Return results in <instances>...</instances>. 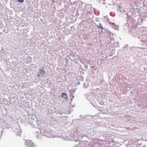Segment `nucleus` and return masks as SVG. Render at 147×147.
<instances>
[{"instance_id":"nucleus-1","label":"nucleus","mask_w":147,"mask_h":147,"mask_svg":"<svg viewBox=\"0 0 147 147\" xmlns=\"http://www.w3.org/2000/svg\"><path fill=\"white\" fill-rule=\"evenodd\" d=\"M26 145L27 147H34L33 143L31 140H30L26 141Z\"/></svg>"},{"instance_id":"nucleus-2","label":"nucleus","mask_w":147,"mask_h":147,"mask_svg":"<svg viewBox=\"0 0 147 147\" xmlns=\"http://www.w3.org/2000/svg\"><path fill=\"white\" fill-rule=\"evenodd\" d=\"M141 40L143 42H147V36L146 34H142L141 35Z\"/></svg>"},{"instance_id":"nucleus-3","label":"nucleus","mask_w":147,"mask_h":147,"mask_svg":"<svg viewBox=\"0 0 147 147\" xmlns=\"http://www.w3.org/2000/svg\"><path fill=\"white\" fill-rule=\"evenodd\" d=\"M61 97L65 99H67L66 94L64 92H63L61 94Z\"/></svg>"},{"instance_id":"nucleus-4","label":"nucleus","mask_w":147,"mask_h":147,"mask_svg":"<svg viewBox=\"0 0 147 147\" xmlns=\"http://www.w3.org/2000/svg\"><path fill=\"white\" fill-rule=\"evenodd\" d=\"M97 27L98 28H100L101 30H102L103 29V26L100 23H99V26H97Z\"/></svg>"},{"instance_id":"nucleus-5","label":"nucleus","mask_w":147,"mask_h":147,"mask_svg":"<svg viewBox=\"0 0 147 147\" xmlns=\"http://www.w3.org/2000/svg\"><path fill=\"white\" fill-rule=\"evenodd\" d=\"M39 72L44 74L45 73V71L43 69H40L39 70Z\"/></svg>"},{"instance_id":"nucleus-6","label":"nucleus","mask_w":147,"mask_h":147,"mask_svg":"<svg viewBox=\"0 0 147 147\" xmlns=\"http://www.w3.org/2000/svg\"><path fill=\"white\" fill-rule=\"evenodd\" d=\"M24 0H17V1L20 3L23 2Z\"/></svg>"},{"instance_id":"nucleus-7","label":"nucleus","mask_w":147,"mask_h":147,"mask_svg":"<svg viewBox=\"0 0 147 147\" xmlns=\"http://www.w3.org/2000/svg\"><path fill=\"white\" fill-rule=\"evenodd\" d=\"M37 76H38V77H39V76H40V74H38L37 75Z\"/></svg>"},{"instance_id":"nucleus-8","label":"nucleus","mask_w":147,"mask_h":147,"mask_svg":"<svg viewBox=\"0 0 147 147\" xmlns=\"http://www.w3.org/2000/svg\"><path fill=\"white\" fill-rule=\"evenodd\" d=\"M141 49H142V48L141 47Z\"/></svg>"}]
</instances>
